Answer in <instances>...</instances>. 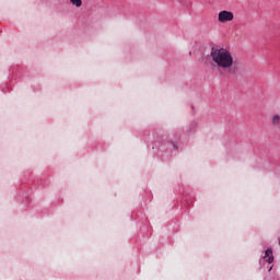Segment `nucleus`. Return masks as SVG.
<instances>
[{"label":"nucleus","instance_id":"5","mask_svg":"<svg viewBox=\"0 0 280 280\" xmlns=\"http://www.w3.org/2000/svg\"><path fill=\"white\" fill-rule=\"evenodd\" d=\"M75 8H82V0H70Z\"/></svg>","mask_w":280,"mask_h":280},{"label":"nucleus","instance_id":"2","mask_svg":"<svg viewBox=\"0 0 280 280\" xmlns=\"http://www.w3.org/2000/svg\"><path fill=\"white\" fill-rule=\"evenodd\" d=\"M235 19L233 11L222 10L218 14L219 23H231Z\"/></svg>","mask_w":280,"mask_h":280},{"label":"nucleus","instance_id":"3","mask_svg":"<svg viewBox=\"0 0 280 280\" xmlns=\"http://www.w3.org/2000/svg\"><path fill=\"white\" fill-rule=\"evenodd\" d=\"M271 125L273 128H280V114H273L271 116Z\"/></svg>","mask_w":280,"mask_h":280},{"label":"nucleus","instance_id":"1","mask_svg":"<svg viewBox=\"0 0 280 280\" xmlns=\"http://www.w3.org/2000/svg\"><path fill=\"white\" fill-rule=\"evenodd\" d=\"M211 66L219 71L220 75L231 78L237 75V62L233 52L224 47H212L210 50Z\"/></svg>","mask_w":280,"mask_h":280},{"label":"nucleus","instance_id":"4","mask_svg":"<svg viewBox=\"0 0 280 280\" xmlns=\"http://www.w3.org/2000/svg\"><path fill=\"white\" fill-rule=\"evenodd\" d=\"M264 259L268 262V264H272V261H275V256H272V249H267L265 252V257Z\"/></svg>","mask_w":280,"mask_h":280}]
</instances>
